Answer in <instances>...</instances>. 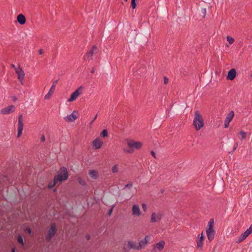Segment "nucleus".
Segmentation results:
<instances>
[{"instance_id": "nucleus-37", "label": "nucleus", "mask_w": 252, "mask_h": 252, "mask_svg": "<svg viewBox=\"0 0 252 252\" xmlns=\"http://www.w3.org/2000/svg\"><path fill=\"white\" fill-rule=\"evenodd\" d=\"M142 207L144 210H145L147 208V206L145 204H143L142 205Z\"/></svg>"}, {"instance_id": "nucleus-24", "label": "nucleus", "mask_w": 252, "mask_h": 252, "mask_svg": "<svg viewBox=\"0 0 252 252\" xmlns=\"http://www.w3.org/2000/svg\"><path fill=\"white\" fill-rule=\"evenodd\" d=\"M164 245V241H160L159 242L156 244L155 248H156L158 250L160 251L163 249Z\"/></svg>"}, {"instance_id": "nucleus-15", "label": "nucleus", "mask_w": 252, "mask_h": 252, "mask_svg": "<svg viewBox=\"0 0 252 252\" xmlns=\"http://www.w3.org/2000/svg\"><path fill=\"white\" fill-rule=\"evenodd\" d=\"M56 227L55 224H52L51 228L49 230L47 236V238L50 240L56 234Z\"/></svg>"}, {"instance_id": "nucleus-32", "label": "nucleus", "mask_w": 252, "mask_h": 252, "mask_svg": "<svg viewBox=\"0 0 252 252\" xmlns=\"http://www.w3.org/2000/svg\"><path fill=\"white\" fill-rule=\"evenodd\" d=\"M201 12L203 14V18H205L206 15V8H201Z\"/></svg>"}, {"instance_id": "nucleus-30", "label": "nucleus", "mask_w": 252, "mask_h": 252, "mask_svg": "<svg viewBox=\"0 0 252 252\" xmlns=\"http://www.w3.org/2000/svg\"><path fill=\"white\" fill-rule=\"evenodd\" d=\"M136 0H131V6L133 9H134L136 7Z\"/></svg>"}, {"instance_id": "nucleus-41", "label": "nucleus", "mask_w": 252, "mask_h": 252, "mask_svg": "<svg viewBox=\"0 0 252 252\" xmlns=\"http://www.w3.org/2000/svg\"><path fill=\"white\" fill-rule=\"evenodd\" d=\"M151 155H152L153 157L156 158L155 153L154 151H151Z\"/></svg>"}, {"instance_id": "nucleus-45", "label": "nucleus", "mask_w": 252, "mask_h": 252, "mask_svg": "<svg viewBox=\"0 0 252 252\" xmlns=\"http://www.w3.org/2000/svg\"><path fill=\"white\" fill-rule=\"evenodd\" d=\"M12 98H13V100L14 101H15L17 100V97H15V96H13V97H12Z\"/></svg>"}, {"instance_id": "nucleus-31", "label": "nucleus", "mask_w": 252, "mask_h": 252, "mask_svg": "<svg viewBox=\"0 0 252 252\" xmlns=\"http://www.w3.org/2000/svg\"><path fill=\"white\" fill-rule=\"evenodd\" d=\"M78 181L80 184L84 186L86 184L85 181L82 180L80 177L78 178Z\"/></svg>"}, {"instance_id": "nucleus-16", "label": "nucleus", "mask_w": 252, "mask_h": 252, "mask_svg": "<svg viewBox=\"0 0 252 252\" xmlns=\"http://www.w3.org/2000/svg\"><path fill=\"white\" fill-rule=\"evenodd\" d=\"M57 82H58V81L57 80L53 83L49 92L47 93V94H46L45 95V96L44 97L45 99H48L50 98L52 94L54 92V91L55 89V87L57 84Z\"/></svg>"}, {"instance_id": "nucleus-42", "label": "nucleus", "mask_w": 252, "mask_h": 252, "mask_svg": "<svg viewBox=\"0 0 252 252\" xmlns=\"http://www.w3.org/2000/svg\"><path fill=\"white\" fill-rule=\"evenodd\" d=\"M55 185H53V184H49L48 185V188L49 189H51L52 188L53 186H54Z\"/></svg>"}, {"instance_id": "nucleus-14", "label": "nucleus", "mask_w": 252, "mask_h": 252, "mask_svg": "<svg viewBox=\"0 0 252 252\" xmlns=\"http://www.w3.org/2000/svg\"><path fill=\"white\" fill-rule=\"evenodd\" d=\"M141 212L139 206L137 204H134L132 208V215L133 216L139 217L141 215Z\"/></svg>"}, {"instance_id": "nucleus-46", "label": "nucleus", "mask_w": 252, "mask_h": 252, "mask_svg": "<svg viewBox=\"0 0 252 252\" xmlns=\"http://www.w3.org/2000/svg\"><path fill=\"white\" fill-rule=\"evenodd\" d=\"M42 53H43V50H42V49L39 50V54L41 55V54H42Z\"/></svg>"}, {"instance_id": "nucleus-47", "label": "nucleus", "mask_w": 252, "mask_h": 252, "mask_svg": "<svg viewBox=\"0 0 252 252\" xmlns=\"http://www.w3.org/2000/svg\"><path fill=\"white\" fill-rule=\"evenodd\" d=\"M86 238L88 240H89L90 238V236L89 235H86Z\"/></svg>"}, {"instance_id": "nucleus-9", "label": "nucleus", "mask_w": 252, "mask_h": 252, "mask_svg": "<svg viewBox=\"0 0 252 252\" xmlns=\"http://www.w3.org/2000/svg\"><path fill=\"white\" fill-rule=\"evenodd\" d=\"M16 73L18 75V79L20 81L22 84H23V80L25 77V73L23 70L19 66L17 69H16Z\"/></svg>"}, {"instance_id": "nucleus-2", "label": "nucleus", "mask_w": 252, "mask_h": 252, "mask_svg": "<svg viewBox=\"0 0 252 252\" xmlns=\"http://www.w3.org/2000/svg\"><path fill=\"white\" fill-rule=\"evenodd\" d=\"M127 146L128 149H124L125 153H132L134 152V149L138 150L142 147V144L139 141H135L133 140H129L127 141Z\"/></svg>"}, {"instance_id": "nucleus-23", "label": "nucleus", "mask_w": 252, "mask_h": 252, "mask_svg": "<svg viewBox=\"0 0 252 252\" xmlns=\"http://www.w3.org/2000/svg\"><path fill=\"white\" fill-rule=\"evenodd\" d=\"M89 174L90 176V177L93 179H96L98 177V172L96 170H90Z\"/></svg>"}, {"instance_id": "nucleus-22", "label": "nucleus", "mask_w": 252, "mask_h": 252, "mask_svg": "<svg viewBox=\"0 0 252 252\" xmlns=\"http://www.w3.org/2000/svg\"><path fill=\"white\" fill-rule=\"evenodd\" d=\"M127 245L128 246L129 249H134V250H139V249H138V245H136V243L133 241H128L127 242Z\"/></svg>"}, {"instance_id": "nucleus-28", "label": "nucleus", "mask_w": 252, "mask_h": 252, "mask_svg": "<svg viewBox=\"0 0 252 252\" xmlns=\"http://www.w3.org/2000/svg\"><path fill=\"white\" fill-rule=\"evenodd\" d=\"M246 132L244 131H241L240 132V135H241V139L243 140L246 138Z\"/></svg>"}, {"instance_id": "nucleus-26", "label": "nucleus", "mask_w": 252, "mask_h": 252, "mask_svg": "<svg viewBox=\"0 0 252 252\" xmlns=\"http://www.w3.org/2000/svg\"><path fill=\"white\" fill-rule=\"evenodd\" d=\"M108 135V131L107 129H105L102 130V131L100 133V136L102 137H105L107 136Z\"/></svg>"}, {"instance_id": "nucleus-18", "label": "nucleus", "mask_w": 252, "mask_h": 252, "mask_svg": "<svg viewBox=\"0 0 252 252\" xmlns=\"http://www.w3.org/2000/svg\"><path fill=\"white\" fill-rule=\"evenodd\" d=\"M80 93L79 89L76 90L70 95V98L68 99V102H71L75 100L79 95Z\"/></svg>"}, {"instance_id": "nucleus-8", "label": "nucleus", "mask_w": 252, "mask_h": 252, "mask_svg": "<svg viewBox=\"0 0 252 252\" xmlns=\"http://www.w3.org/2000/svg\"><path fill=\"white\" fill-rule=\"evenodd\" d=\"M15 107L13 105H10L5 108H2L0 110V113L2 115L9 114L14 112Z\"/></svg>"}, {"instance_id": "nucleus-49", "label": "nucleus", "mask_w": 252, "mask_h": 252, "mask_svg": "<svg viewBox=\"0 0 252 252\" xmlns=\"http://www.w3.org/2000/svg\"><path fill=\"white\" fill-rule=\"evenodd\" d=\"M236 147H235V148H234V150H235L236 149Z\"/></svg>"}, {"instance_id": "nucleus-34", "label": "nucleus", "mask_w": 252, "mask_h": 252, "mask_svg": "<svg viewBox=\"0 0 252 252\" xmlns=\"http://www.w3.org/2000/svg\"><path fill=\"white\" fill-rule=\"evenodd\" d=\"M132 183L131 182H130L128 184L126 185L125 186V188H130L131 187H132Z\"/></svg>"}, {"instance_id": "nucleus-17", "label": "nucleus", "mask_w": 252, "mask_h": 252, "mask_svg": "<svg viewBox=\"0 0 252 252\" xmlns=\"http://www.w3.org/2000/svg\"><path fill=\"white\" fill-rule=\"evenodd\" d=\"M103 143L98 138H95L93 141V145L95 149H100L102 146Z\"/></svg>"}, {"instance_id": "nucleus-12", "label": "nucleus", "mask_w": 252, "mask_h": 252, "mask_svg": "<svg viewBox=\"0 0 252 252\" xmlns=\"http://www.w3.org/2000/svg\"><path fill=\"white\" fill-rule=\"evenodd\" d=\"M151 236L149 235H147L145 237V238L140 241L138 244V248L139 250L145 247V246L147 245L148 242L150 240Z\"/></svg>"}, {"instance_id": "nucleus-10", "label": "nucleus", "mask_w": 252, "mask_h": 252, "mask_svg": "<svg viewBox=\"0 0 252 252\" xmlns=\"http://www.w3.org/2000/svg\"><path fill=\"white\" fill-rule=\"evenodd\" d=\"M234 116V112L233 111H231L226 116L224 120V127L227 128L228 127L230 122L232 121Z\"/></svg>"}, {"instance_id": "nucleus-4", "label": "nucleus", "mask_w": 252, "mask_h": 252, "mask_svg": "<svg viewBox=\"0 0 252 252\" xmlns=\"http://www.w3.org/2000/svg\"><path fill=\"white\" fill-rule=\"evenodd\" d=\"M214 219H211L208 223V226L206 229V234L207 238L210 241H212L214 239L215 235V231L214 230Z\"/></svg>"}, {"instance_id": "nucleus-29", "label": "nucleus", "mask_w": 252, "mask_h": 252, "mask_svg": "<svg viewBox=\"0 0 252 252\" xmlns=\"http://www.w3.org/2000/svg\"><path fill=\"white\" fill-rule=\"evenodd\" d=\"M17 241L19 243L21 244L22 245H24V242L23 238L21 236H19L17 238Z\"/></svg>"}, {"instance_id": "nucleus-5", "label": "nucleus", "mask_w": 252, "mask_h": 252, "mask_svg": "<svg viewBox=\"0 0 252 252\" xmlns=\"http://www.w3.org/2000/svg\"><path fill=\"white\" fill-rule=\"evenodd\" d=\"M98 52V48L95 45L93 46L92 48L89 50L84 57V60L90 61L93 59V57L94 54Z\"/></svg>"}, {"instance_id": "nucleus-21", "label": "nucleus", "mask_w": 252, "mask_h": 252, "mask_svg": "<svg viewBox=\"0 0 252 252\" xmlns=\"http://www.w3.org/2000/svg\"><path fill=\"white\" fill-rule=\"evenodd\" d=\"M17 20L18 22L21 25L25 24L26 21L25 16L22 14H20L17 16Z\"/></svg>"}, {"instance_id": "nucleus-35", "label": "nucleus", "mask_w": 252, "mask_h": 252, "mask_svg": "<svg viewBox=\"0 0 252 252\" xmlns=\"http://www.w3.org/2000/svg\"><path fill=\"white\" fill-rule=\"evenodd\" d=\"M163 80H164V83L165 84H167L168 83L169 80H168V78L167 77H166L165 76H164Z\"/></svg>"}, {"instance_id": "nucleus-25", "label": "nucleus", "mask_w": 252, "mask_h": 252, "mask_svg": "<svg viewBox=\"0 0 252 252\" xmlns=\"http://www.w3.org/2000/svg\"><path fill=\"white\" fill-rule=\"evenodd\" d=\"M226 39L230 44H232L234 41V39L230 36H227Z\"/></svg>"}, {"instance_id": "nucleus-3", "label": "nucleus", "mask_w": 252, "mask_h": 252, "mask_svg": "<svg viewBox=\"0 0 252 252\" xmlns=\"http://www.w3.org/2000/svg\"><path fill=\"white\" fill-rule=\"evenodd\" d=\"M193 125L196 130H199L204 126V121L202 117L198 111H196L194 113Z\"/></svg>"}, {"instance_id": "nucleus-7", "label": "nucleus", "mask_w": 252, "mask_h": 252, "mask_svg": "<svg viewBox=\"0 0 252 252\" xmlns=\"http://www.w3.org/2000/svg\"><path fill=\"white\" fill-rule=\"evenodd\" d=\"M252 233V224L238 238L237 242L240 243L244 240L250 234Z\"/></svg>"}, {"instance_id": "nucleus-13", "label": "nucleus", "mask_w": 252, "mask_h": 252, "mask_svg": "<svg viewBox=\"0 0 252 252\" xmlns=\"http://www.w3.org/2000/svg\"><path fill=\"white\" fill-rule=\"evenodd\" d=\"M77 111H74L70 115L64 117V120L67 122H71L74 121L77 118Z\"/></svg>"}, {"instance_id": "nucleus-19", "label": "nucleus", "mask_w": 252, "mask_h": 252, "mask_svg": "<svg viewBox=\"0 0 252 252\" xmlns=\"http://www.w3.org/2000/svg\"><path fill=\"white\" fill-rule=\"evenodd\" d=\"M236 71L235 69H231L229 71L227 74V78L230 80H233L236 77Z\"/></svg>"}, {"instance_id": "nucleus-33", "label": "nucleus", "mask_w": 252, "mask_h": 252, "mask_svg": "<svg viewBox=\"0 0 252 252\" xmlns=\"http://www.w3.org/2000/svg\"><path fill=\"white\" fill-rule=\"evenodd\" d=\"M141 70H142V72H143V73H144V72H145L146 70V67H145V66H143V67H142L138 69V71H139V72H141V71H140Z\"/></svg>"}, {"instance_id": "nucleus-20", "label": "nucleus", "mask_w": 252, "mask_h": 252, "mask_svg": "<svg viewBox=\"0 0 252 252\" xmlns=\"http://www.w3.org/2000/svg\"><path fill=\"white\" fill-rule=\"evenodd\" d=\"M199 238L196 240L197 247L198 248H202L203 245V242L204 239L203 232L201 234V236L198 235Z\"/></svg>"}, {"instance_id": "nucleus-36", "label": "nucleus", "mask_w": 252, "mask_h": 252, "mask_svg": "<svg viewBox=\"0 0 252 252\" xmlns=\"http://www.w3.org/2000/svg\"><path fill=\"white\" fill-rule=\"evenodd\" d=\"M112 211H113V208H111V209L109 210V211H108V216H110V215H111L112 212Z\"/></svg>"}, {"instance_id": "nucleus-39", "label": "nucleus", "mask_w": 252, "mask_h": 252, "mask_svg": "<svg viewBox=\"0 0 252 252\" xmlns=\"http://www.w3.org/2000/svg\"><path fill=\"white\" fill-rule=\"evenodd\" d=\"M26 231H27V232L29 234H31L32 233V231L30 229V228H27L26 229Z\"/></svg>"}, {"instance_id": "nucleus-38", "label": "nucleus", "mask_w": 252, "mask_h": 252, "mask_svg": "<svg viewBox=\"0 0 252 252\" xmlns=\"http://www.w3.org/2000/svg\"><path fill=\"white\" fill-rule=\"evenodd\" d=\"M41 141L42 142H44L45 140V137L44 136V135H42L41 137Z\"/></svg>"}, {"instance_id": "nucleus-40", "label": "nucleus", "mask_w": 252, "mask_h": 252, "mask_svg": "<svg viewBox=\"0 0 252 252\" xmlns=\"http://www.w3.org/2000/svg\"><path fill=\"white\" fill-rule=\"evenodd\" d=\"M97 115L96 114L95 117H94V119L92 120V121L91 122V124H92L94 121V120L96 119V118H97Z\"/></svg>"}, {"instance_id": "nucleus-44", "label": "nucleus", "mask_w": 252, "mask_h": 252, "mask_svg": "<svg viewBox=\"0 0 252 252\" xmlns=\"http://www.w3.org/2000/svg\"><path fill=\"white\" fill-rule=\"evenodd\" d=\"M94 68H93L91 71V73H94Z\"/></svg>"}, {"instance_id": "nucleus-48", "label": "nucleus", "mask_w": 252, "mask_h": 252, "mask_svg": "<svg viewBox=\"0 0 252 252\" xmlns=\"http://www.w3.org/2000/svg\"><path fill=\"white\" fill-rule=\"evenodd\" d=\"M12 252H15V251L14 249H13L12 251Z\"/></svg>"}, {"instance_id": "nucleus-50", "label": "nucleus", "mask_w": 252, "mask_h": 252, "mask_svg": "<svg viewBox=\"0 0 252 252\" xmlns=\"http://www.w3.org/2000/svg\"><path fill=\"white\" fill-rule=\"evenodd\" d=\"M125 0V1H127V0Z\"/></svg>"}, {"instance_id": "nucleus-1", "label": "nucleus", "mask_w": 252, "mask_h": 252, "mask_svg": "<svg viewBox=\"0 0 252 252\" xmlns=\"http://www.w3.org/2000/svg\"><path fill=\"white\" fill-rule=\"evenodd\" d=\"M68 177V174L66 168L63 167L59 171L58 174L54 177L53 185H55L58 182H62L66 180Z\"/></svg>"}, {"instance_id": "nucleus-6", "label": "nucleus", "mask_w": 252, "mask_h": 252, "mask_svg": "<svg viewBox=\"0 0 252 252\" xmlns=\"http://www.w3.org/2000/svg\"><path fill=\"white\" fill-rule=\"evenodd\" d=\"M23 115H20L18 116V132H17V137H20L22 134V131L23 129Z\"/></svg>"}, {"instance_id": "nucleus-11", "label": "nucleus", "mask_w": 252, "mask_h": 252, "mask_svg": "<svg viewBox=\"0 0 252 252\" xmlns=\"http://www.w3.org/2000/svg\"><path fill=\"white\" fill-rule=\"evenodd\" d=\"M162 218V214L160 213H153L151 215L150 221L151 222H158Z\"/></svg>"}, {"instance_id": "nucleus-27", "label": "nucleus", "mask_w": 252, "mask_h": 252, "mask_svg": "<svg viewBox=\"0 0 252 252\" xmlns=\"http://www.w3.org/2000/svg\"><path fill=\"white\" fill-rule=\"evenodd\" d=\"M118 171V166L117 164L114 165L112 168V172L114 173H117Z\"/></svg>"}, {"instance_id": "nucleus-43", "label": "nucleus", "mask_w": 252, "mask_h": 252, "mask_svg": "<svg viewBox=\"0 0 252 252\" xmlns=\"http://www.w3.org/2000/svg\"><path fill=\"white\" fill-rule=\"evenodd\" d=\"M11 67L14 68V69L16 70V69H17V67H16V66L14 64H11Z\"/></svg>"}]
</instances>
